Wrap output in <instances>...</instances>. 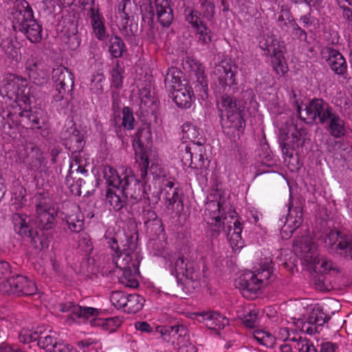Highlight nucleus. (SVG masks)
Listing matches in <instances>:
<instances>
[{
	"label": "nucleus",
	"mask_w": 352,
	"mask_h": 352,
	"mask_svg": "<svg viewBox=\"0 0 352 352\" xmlns=\"http://www.w3.org/2000/svg\"><path fill=\"white\" fill-rule=\"evenodd\" d=\"M10 272V264L6 261H0V280L8 275Z\"/></svg>",
	"instance_id": "62"
},
{
	"label": "nucleus",
	"mask_w": 352,
	"mask_h": 352,
	"mask_svg": "<svg viewBox=\"0 0 352 352\" xmlns=\"http://www.w3.org/2000/svg\"><path fill=\"white\" fill-rule=\"evenodd\" d=\"M277 21L282 25L291 26L295 24L294 18L288 8H282L280 12L277 13Z\"/></svg>",
	"instance_id": "47"
},
{
	"label": "nucleus",
	"mask_w": 352,
	"mask_h": 352,
	"mask_svg": "<svg viewBox=\"0 0 352 352\" xmlns=\"http://www.w3.org/2000/svg\"><path fill=\"white\" fill-rule=\"evenodd\" d=\"M7 282L10 288L6 286V283L1 282L0 283V290L5 293L12 292L17 294L32 295L37 290L34 282L26 276H13L9 278Z\"/></svg>",
	"instance_id": "13"
},
{
	"label": "nucleus",
	"mask_w": 352,
	"mask_h": 352,
	"mask_svg": "<svg viewBox=\"0 0 352 352\" xmlns=\"http://www.w3.org/2000/svg\"><path fill=\"white\" fill-rule=\"evenodd\" d=\"M105 85L106 78L101 70H98L91 75L89 87L92 94L98 96L102 94Z\"/></svg>",
	"instance_id": "31"
},
{
	"label": "nucleus",
	"mask_w": 352,
	"mask_h": 352,
	"mask_svg": "<svg viewBox=\"0 0 352 352\" xmlns=\"http://www.w3.org/2000/svg\"><path fill=\"white\" fill-rule=\"evenodd\" d=\"M128 294L124 292L116 291L112 292L110 296V300L111 304L118 309H122L124 311V307L126 306V299Z\"/></svg>",
	"instance_id": "43"
},
{
	"label": "nucleus",
	"mask_w": 352,
	"mask_h": 352,
	"mask_svg": "<svg viewBox=\"0 0 352 352\" xmlns=\"http://www.w3.org/2000/svg\"><path fill=\"white\" fill-rule=\"evenodd\" d=\"M54 311L65 314L68 324L85 322L90 320L92 327H101L104 331H115L121 324L122 321L118 318H100V311L90 307H81L68 302L65 304H59L54 308Z\"/></svg>",
	"instance_id": "1"
},
{
	"label": "nucleus",
	"mask_w": 352,
	"mask_h": 352,
	"mask_svg": "<svg viewBox=\"0 0 352 352\" xmlns=\"http://www.w3.org/2000/svg\"><path fill=\"white\" fill-rule=\"evenodd\" d=\"M202 131L196 125L191 123H185L182 125V139L191 143L186 146V154L190 160V164L192 163V158L198 156L199 160H202L204 154V147L201 142Z\"/></svg>",
	"instance_id": "10"
},
{
	"label": "nucleus",
	"mask_w": 352,
	"mask_h": 352,
	"mask_svg": "<svg viewBox=\"0 0 352 352\" xmlns=\"http://www.w3.org/2000/svg\"><path fill=\"white\" fill-rule=\"evenodd\" d=\"M82 183H84V181L78 179L72 184L71 180L67 177V184L70 187L71 192L74 195L80 196L81 195V186Z\"/></svg>",
	"instance_id": "51"
},
{
	"label": "nucleus",
	"mask_w": 352,
	"mask_h": 352,
	"mask_svg": "<svg viewBox=\"0 0 352 352\" xmlns=\"http://www.w3.org/2000/svg\"><path fill=\"white\" fill-rule=\"evenodd\" d=\"M90 158L89 155L82 151L73 153V157L70 162V171L84 173L85 168L89 165Z\"/></svg>",
	"instance_id": "29"
},
{
	"label": "nucleus",
	"mask_w": 352,
	"mask_h": 352,
	"mask_svg": "<svg viewBox=\"0 0 352 352\" xmlns=\"http://www.w3.org/2000/svg\"><path fill=\"white\" fill-rule=\"evenodd\" d=\"M10 19L15 30H23L34 20L33 10L25 0H16L10 12Z\"/></svg>",
	"instance_id": "11"
},
{
	"label": "nucleus",
	"mask_w": 352,
	"mask_h": 352,
	"mask_svg": "<svg viewBox=\"0 0 352 352\" xmlns=\"http://www.w3.org/2000/svg\"><path fill=\"white\" fill-rule=\"evenodd\" d=\"M38 331H36L34 333H31L26 330H23L19 334V340L23 343H29L32 341H36L38 338Z\"/></svg>",
	"instance_id": "53"
},
{
	"label": "nucleus",
	"mask_w": 352,
	"mask_h": 352,
	"mask_svg": "<svg viewBox=\"0 0 352 352\" xmlns=\"http://www.w3.org/2000/svg\"><path fill=\"white\" fill-rule=\"evenodd\" d=\"M39 333L37 338L38 346L47 352H54L58 343L56 333L52 331Z\"/></svg>",
	"instance_id": "30"
},
{
	"label": "nucleus",
	"mask_w": 352,
	"mask_h": 352,
	"mask_svg": "<svg viewBox=\"0 0 352 352\" xmlns=\"http://www.w3.org/2000/svg\"><path fill=\"white\" fill-rule=\"evenodd\" d=\"M16 191L19 192V195H17L16 192H13L12 199L14 200L15 204L20 206L23 203L25 199V190L23 187L19 186L16 188Z\"/></svg>",
	"instance_id": "54"
},
{
	"label": "nucleus",
	"mask_w": 352,
	"mask_h": 352,
	"mask_svg": "<svg viewBox=\"0 0 352 352\" xmlns=\"http://www.w3.org/2000/svg\"><path fill=\"white\" fill-rule=\"evenodd\" d=\"M175 349H177L178 352H197L196 347L189 342V339L181 344H178Z\"/></svg>",
	"instance_id": "55"
},
{
	"label": "nucleus",
	"mask_w": 352,
	"mask_h": 352,
	"mask_svg": "<svg viewBox=\"0 0 352 352\" xmlns=\"http://www.w3.org/2000/svg\"><path fill=\"white\" fill-rule=\"evenodd\" d=\"M182 73L177 68L170 67L168 69L165 77V83L170 91L188 84V82L182 80Z\"/></svg>",
	"instance_id": "28"
},
{
	"label": "nucleus",
	"mask_w": 352,
	"mask_h": 352,
	"mask_svg": "<svg viewBox=\"0 0 352 352\" xmlns=\"http://www.w3.org/2000/svg\"><path fill=\"white\" fill-rule=\"evenodd\" d=\"M217 105L223 126L237 129L243 127L244 115L234 98L223 95L217 100Z\"/></svg>",
	"instance_id": "7"
},
{
	"label": "nucleus",
	"mask_w": 352,
	"mask_h": 352,
	"mask_svg": "<svg viewBox=\"0 0 352 352\" xmlns=\"http://www.w3.org/2000/svg\"><path fill=\"white\" fill-rule=\"evenodd\" d=\"M305 111L307 118H303L304 119L315 120L318 118L322 123L324 122L332 114L329 104L320 99L311 100L306 107Z\"/></svg>",
	"instance_id": "16"
},
{
	"label": "nucleus",
	"mask_w": 352,
	"mask_h": 352,
	"mask_svg": "<svg viewBox=\"0 0 352 352\" xmlns=\"http://www.w3.org/2000/svg\"><path fill=\"white\" fill-rule=\"evenodd\" d=\"M320 352H335L334 346L329 342L324 343L321 346Z\"/></svg>",
	"instance_id": "64"
},
{
	"label": "nucleus",
	"mask_w": 352,
	"mask_h": 352,
	"mask_svg": "<svg viewBox=\"0 0 352 352\" xmlns=\"http://www.w3.org/2000/svg\"><path fill=\"white\" fill-rule=\"evenodd\" d=\"M296 312L291 317L292 324L295 326L294 331H302L309 334L316 331V327H320L326 321V315L318 305L305 306L301 302L290 305Z\"/></svg>",
	"instance_id": "4"
},
{
	"label": "nucleus",
	"mask_w": 352,
	"mask_h": 352,
	"mask_svg": "<svg viewBox=\"0 0 352 352\" xmlns=\"http://www.w3.org/2000/svg\"><path fill=\"white\" fill-rule=\"evenodd\" d=\"M302 212L300 209L294 208L289 210L285 223L280 232L282 239H287L292 236L302 223Z\"/></svg>",
	"instance_id": "23"
},
{
	"label": "nucleus",
	"mask_w": 352,
	"mask_h": 352,
	"mask_svg": "<svg viewBox=\"0 0 352 352\" xmlns=\"http://www.w3.org/2000/svg\"><path fill=\"white\" fill-rule=\"evenodd\" d=\"M27 86L26 79L14 74H9L5 83L0 89V93L3 97L12 98L18 95L23 94Z\"/></svg>",
	"instance_id": "17"
},
{
	"label": "nucleus",
	"mask_w": 352,
	"mask_h": 352,
	"mask_svg": "<svg viewBox=\"0 0 352 352\" xmlns=\"http://www.w3.org/2000/svg\"><path fill=\"white\" fill-rule=\"evenodd\" d=\"M195 30L197 32L199 41L204 43H208L211 41L210 30L204 23L195 28Z\"/></svg>",
	"instance_id": "49"
},
{
	"label": "nucleus",
	"mask_w": 352,
	"mask_h": 352,
	"mask_svg": "<svg viewBox=\"0 0 352 352\" xmlns=\"http://www.w3.org/2000/svg\"><path fill=\"white\" fill-rule=\"evenodd\" d=\"M54 352H78V350L69 344L58 342Z\"/></svg>",
	"instance_id": "57"
},
{
	"label": "nucleus",
	"mask_w": 352,
	"mask_h": 352,
	"mask_svg": "<svg viewBox=\"0 0 352 352\" xmlns=\"http://www.w3.org/2000/svg\"><path fill=\"white\" fill-rule=\"evenodd\" d=\"M65 144L72 153L81 151L85 145L83 134L78 130H74L67 140Z\"/></svg>",
	"instance_id": "35"
},
{
	"label": "nucleus",
	"mask_w": 352,
	"mask_h": 352,
	"mask_svg": "<svg viewBox=\"0 0 352 352\" xmlns=\"http://www.w3.org/2000/svg\"><path fill=\"white\" fill-rule=\"evenodd\" d=\"M0 352H25V351L10 345L8 343H2L0 344Z\"/></svg>",
	"instance_id": "60"
},
{
	"label": "nucleus",
	"mask_w": 352,
	"mask_h": 352,
	"mask_svg": "<svg viewBox=\"0 0 352 352\" xmlns=\"http://www.w3.org/2000/svg\"><path fill=\"white\" fill-rule=\"evenodd\" d=\"M190 318L198 322L204 323L208 329L214 330L223 329L229 322L225 316L211 311L193 312L190 314Z\"/></svg>",
	"instance_id": "15"
},
{
	"label": "nucleus",
	"mask_w": 352,
	"mask_h": 352,
	"mask_svg": "<svg viewBox=\"0 0 352 352\" xmlns=\"http://www.w3.org/2000/svg\"><path fill=\"white\" fill-rule=\"evenodd\" d=\"M186 20L191 25L192 28H195L203 23L200 14L198 11L188 10L186 11Z\"/></svg>",
	"instance_id": "48"
},
{
	"label": "nucleus",
	"mask_w": 352,
	"mask_h": 352,
	"mask_svg": "<svg viewBox=\"0 0 352 352\" xmlns=\"http://www.w3.org/2000/svg\"><path fill=\"white\" fill-rule=\"evenodd\" d=\"M262 217V214L258 211L257 209L255 208H251L249 210V215L248 218H252L253 221H252V223H254L255 224H257L259 221V220Z\"/></svg>",
	"instance_id": "61"
},
{
	"label": "nucleus",
	"mask_w": 352,
	"mask_h": 352,
	"mask_svg": "<svg viewBox=\"0 0 352 352\" xmlns=\"http://www.w3.org/2000/svg\"><path fill=\"white\" fill-rule=\"evenodd\" d=\"M253 336L258 342L266 347H273L276 344L275 334L272 335L267 331L258 329L254 331Z\"/></svg>",
	"instance_id": "38"
},
{
	"label": "nucleus",
	"mask_w": 352,
	"mask_h": 352,
	"mask_svg": "<svg viewBox=\"0 0 352 352\" xmlns=\"http://www.w3.org/2000/svg\"><path fill=\"white\" fill-rule=\"evenodd\" d=\"M170 94L175 104L181 109H189L195 102L194 93L188 83L170 91Z\"/></svg>",
	"instance_id": "21"
},
{
	"label": "nucleus",
	"mask_w": 352,
	"mask_h": 352,
	"mask_svg": "<svg viewBox=\"0 0 352 352\" xmlns=\"http://www.w3.org/2000/svg\"><path fill=\"white\" fill-rule=\"evenodd\" d=\"M343 15L348 21V26L352 31V10L348 8H344L343 10Z\"/></svg>",
	"instance_id": "63"
},
{
	"label": "nucleus",
	"mask_w": 352,
	"mask_h": 352,
	"mask_svg": "<svg viewBox=\"0 0 352 352\" xmlns=\"http://www.w3.org/2000/svg\"><path fill=\"white\" fill-rule=\"evenodd\" d=\"M330 120L328 126V130L330 134L334 138H338L342 137L345 134V126L344 121L339 117L331 114L329 117Z\"/></svg>",
	"instance_id": "34"
},
{
	"label": "nucleus",
	"mask_w": 352,
	"mask_h": 352,
	"mask_svg": "<svg viewBox=\"0 0 352 352\" xmlns=\"http://www.w3.org/2000/svg\"><path fill=\"white\" fill-rule=\"evenodd\" d=\"M307 135L306 131L301 126H291L281 144L283 155L285 157L292 158L293 151L302 146Z\"/></svg>",
	"instance_id": "12"
},
{
	"label": "nucleus",
	"mask_w": 352,
	"mask_h": 352,
	"mask_svg": "<svg viewBox=\"0 0 352 352\" xmlns=\"http://www.w3.org/2000/svg\"><path fill=\"white\" fill-rule=\"evenodd\" d=\"M184 67L186 69H189L196 76L197 81L199 82L201 86L200 97L203 100L206 99L208 96V83L205 78L204 68L203 65L197 60L188 58L184 63Z\"/></svg>",
	"instance_id": "22"
},
{
	"label": "nucleus",
	"mask_w": 352,
	"mask_h": 352,
	"mask_svg": "<svg viewBox=\"0 0 352 352\" xmlns=\"http://www.w3.org/2000/svg\"><path fill=\"white\" fill-rule=\"evenodd\" d=\"M292 316H294V315L289 316L288 319H286L285 321L283 320L278 329L274 331L276 340L281 341H296L298 340L296 334L299 331L292 330V329L295 328V326L292 324Z\"/></svg>",
	"instance_id": "24"
},
{
	"label": "nucleus",
	"mask_w": 352,
	"mask_h": 352,
	"mask_svg": "<svg viewBox=\"0 0 352 352\" xmlns=\"http://www.w3.org/2000/svg\"><path fill=\"white\" fill-rule=\"evenodd\" d=\"M296 347L299 352H317L312 342L306 339L298 340Z\"/></svg>",
	"instance_id": "50"
},
{
	"label": "nucleus",
	"mask_w": 352,
	"mask_h": 352,
	"mask_svg": "<svg viewBox=\"0 0 352 352\" xmlns=\"http://www.w3.org/2000/svg\"><path fill=\"white\" fill-rule=\"evenodd\" d=\"M65 220L69 228L73 232H80L83 228V215L77 208L65 217Z\"/></svg>",
	"instance_id": "33"
},
{
	"label": "nucleus",
	"mask_w": 352,
	"mask_h": 352,
	"mask_svg": "<svg viewBox=\"0 0 352 352\" xmlns=\"http://www.w3.org/2000/svg\"><path fill=\"white\" fill-rule=\"evenodd\" d=\"M243 223L239 219L230 222L227 227L226 236L234 252H239L244 247V241L242 239Z\"/></svg>",
	"instance_id": "20"
},
{
	"label": "nucleus",
	"mask_w": 352,
	"mask_h": 352,
	"mask_svg": "<svg viewBox=\"0 0 352 352\" xmlns=\"http://www.w3.org/2000/svg\"><path fill=\"white\" fill-rule=\"evenodd\" d=\"M155 331L160 333L164 341L170 343L174 348L189 339L188 329L182 324L157 326Z\"/></svg>",
	"instance_id": "14"
},
{
	"label": "nucleus",
	"mask_w": 352,
	"mask_h": 352,
	"mask_svg": "<svg viewBox=\"0 0 352 352\" xmlns=\"http://www.w3.org/2000/svg\"><path fill=\"white\" fill-rule=\"evenodd\" d=\"M294 28V34L301 41H307V33L295 23L292 25Z\"/></svg>",
	"instance_id": "59"
},
{
	"label": "nucleus",
	"mask_w": 352,
	"mask_h": 352,
	"mask_svg": "<svg viewBox=\"0 0 352 352\" xmlns=\"http://www.w3.org/2000/svg\"><path fill=\"white\" fill-rule=\"evenodd\" d=\"M152 140V133L151 127L145 125L140 129L137 133L136 138L133 143H138L140 146H144L145 144H149Z\"/></svg>",
	"instance_id": "42"
},
{
	"label": "nucleus",
	"mask_w": 352,
	"mask_h": 352,
	"mask_svg": "<svg viewBox=\"0 0 352 352\" xmlns=\"http://www.w3.org/2000/svg\"><path fill=\"white\" fill-rule=\"evenodd\" d=\"M237 317L248 327H253L257 320L258 311L255 309L247 307L244 310V315L239 311H237Z\"/></svg>",
	"instance_id": "41"
},
{
	"label": "nucleus",
	"mask_w": 352,
	"mask_h": 352,
	"mask_svg": "<svg viewBox=\"0 0 352 352\" xmlns=\"http://www.w3.org/2000/svg\"><path fill=\"white\" fill-rule=\"evenodd\" d=\"M339 250L344 251L346 256H349L352 259V241H349V239H344L339 242Z\"/></svg>",
	"instance_id": "52"
},
{
	"label": "nucleus",
	"mask_w": 352,
	"mask_h": 352,
	"mask_svg": "<svg viewBox=\"0 0 352 352\" xmlns=\"http://www.w3.org/2000/svg\"><path fill=\"white\" fill-rule=\"evenodd\" d=\"M104 236L107 243L114 252L116 266L122 271V274L119 276L120 283L127 287H138L140 278V262L138 260L137 254L126 250L122 252L116 239L111 236L109 231L105 233Z\"/></svg>",
	"instance_id": "3"
},
{
	"label": "nucleus",
	"mask_w": 352,
	"mask_h": 352,
	"mask_svg": "<svg viewBox=\"0 0 352 352\" xmlns=\"http://www.w3.org/2000/svg\"><path fill=\"white\" fill-rule=\"evenodd\" d=\"M104 177L108 184L107 190V201L118 210L123 206L120 196L124 190L139 187L140 182L134 175L131 168L122 167L120 173L109 166H106L103 170Z\"/></svg>",
	"instance_id": "2"
},
{
	"label": "nucleus",
	"mask_w": 352,
	"mask_h": 352,
	"mask_svg": "<svg viewBox=\"0 0 352 352\" xmlns=\"http://www.w3.org/2000/svg\"><path fill=\"white\" fill-rule=\"evenodd\" d=\"M344 239L346 238L340 236V233L338 231L331 230L327 236L324 242L327 246L337 250H339V246L338 245L339 242Z\"/></svg>",
	"instance_id": "45"
},
{
	"label": "nucleus",
	"mask_w": 352,
	"mask_h": 352,
	"mask_svg": "<svg viewBox=\"0 0 352 352\" xmlns=\"http://www.w3.org/2000/svg\"><path fill=\"white\" fill-rule=\"evenodd\" d=\"M20 32L25 33L27 38L33 43H37L41 38V27L35 19Z\"/></svg>",
	"instance_id": "37"
},
{
	"label": "nucleus",
	"mask_w": 352,
	"mask_h": 352,
	"mask_svg": "<svg viewBox=\"0 0 352 352\" xmlns=\"http://www.w3.org/2000/svg\"><path fill=\"white\" fill-rule=\"evenodd\" d=\"M36 68V64L35 63H33L32 66L28 65L26 67V69L28 71L29 77L34 80V83L41 85L44 82V80H41L37 78L38 74L34 71V69Z\"/></svg>",
	"instance_id": "56"
},
{
	"label": "nucleus",
	"mask_w": 352,
	"mask_h": 352,
	"mask_svg": "<svg viewBox=\"0 0 352 352\" xmlns=\"http://www.w3.org/2000/svg\"><path fill=\"white\" fill-rule=\"evenodd\" d=\"M138 144L139 142L138 143H133L135 159L136 163L140 166L142 176L144 177L147 174V169L149 165L148 151L146 150L144 146H140Z\"/></svg>",
	"instance_id": "27"
},
{
	"label": "nucleus",
	"mask_w": 352,
	"mask_h": 352,
	"mask_svg": "<svg viewBox=\"0 0 352 352\" xmlns=\"http://www.w3.org/2000/svg\"><path fill=\"white\" fill-rule=\"evenodd\" d=\"M155 4L160 23L163 26H168L172 23L173 16L168 0H155Z\"/></svg>",
	"instance_id": "25"
},
{
	"label": "nucleus",
	"mask_w": 352,
	"mask_h": 352,
	"mask_svg": "<svg viewBox=\"0 0 352 352\" xmlns=\"http://www.w3.org/2000/svg\"><path fill=\"white\" fill-rule=\"evenodd\" d=\"M261 48L271 57L274 70L279 75L285 74L288 67L284 58L285 46L283 43L273 35H267L260 41Z\"/></svg>",
	"instance_id": "8"
},
{
	"label": "nucleus",
	"mask_w": 352,
	"mask_h": 352,
	"mask_svg": "<svg viewBox=\"0 0 352 352\" xmlns=\"http://www.w3.org/2000/svg\"><path fill=\"white\" fill-rule=\"evenodd\" d=\"M328 64L331 69L337 74H344L347 69V65L342 55L337 50L329 51Z\"/></svg>",
	"instance_id": "26"
},
{
	"label": "nucleus",
	"mask_w": 352,
	"mask_h": 352,
	"mask_svg": "<svg viewBox=\"0 0 352 352\" xmlns=\"http://www.w3.org/2000/svg\"><path fill=\"white\" fill-rule=\"evenodd\" d=\"M38 221L44 229L52 228L55 220L56 209L52 206L50 198H44L36 205Z\"/></svg>",
	"instance_id": "18"
},
{
	"label": "nucleus",
	"mask_w": 352,
	"mask_h": 352,
	"mask_svg": "<svg viewBox=\"0 0 352 352\" xmlns=\"http://www.w3.org/2000/svg\"><path fill=\"white\" fill-rule=\"evenodd\" d=\"M14 228L15 232L21 236H32V234L29 228L28 221L21 215L16 214L14 216Z\"/></svg>",
	"instance_id": "39"
},
{
	"label": "nucleus",
	"mask_w": 352,
	"mask_h": 352,
	"mask_svg": "<svg viewBox=\"0 0 352 352\" xmlns=\"http://www.w3.org/2000/svg\"><path fill=\"white\" fill-rule=\"evenodd\" d=\"M109 51L113 57L118 58L126 51V46L120 37L112 36L109 39Z\"/></svg>",
	"instance_id": "40"
},
{
	"label": "nucleus",
	"mask_w": 352,
	"mask_h": 352,
	"mask_svg": "<svg viewBox=\"0 0 352 352\" xmlns=\"http://www.w3.org/2000/svg\"><path fill=\"white\" fill-rule=\"evenodd\" d=\"M174 268L186 292L192 293L199 287V269L193 263L186 261L183 257H178L175 261Z\"/></svg>",
	"instance_id": "9"
},
{
	"label": "nucleus",
	"mask_w": 352,
	"mask_h": 352,
	"mask_svg": "<svg viewBox=\"0 0 352 352\" xmlns=\"http://www.w3.org/2000/svg\"><path fill=\"white\" fill-rule=\"evenodd\" d=\"M123 69L118 64L113 68L111 74V87L116 89L122 87L123 84Z\"/></svg>",
	"instance_id": "44"
},
{
	"label": "nucleus",
	"mask_w": 352,
	"mask_h": 352,
	"mask_svg": "<svg viewBox=\"0 0 352 352\" xmlns=\"http://www.w3.org/2000/svg\"><path fill=\"white\" fill-rule=\"evenodd\" d=\"M91 24L94 36L100 41L105 40L107 32L104 20L98 12L92 13Z\"/></svg>",
	"instance_id": "32"
},
{
	"label": "nucleus",
	"mask_w": 352,
	"mask_h": 352,
	"mask_svg": "<svg viewBox=\"0 0 352 352\" xmlns=\"http://www.w3.org/2000/svg\"><path fill=\"white\" fill-rule=\"evenodd\" d=\"M145 300L138 294H128L124 311L127 313H136L144 307Z\"/></svg>",
	"instance_id": "36"
},
{
	"label": "nucleus",
	"mask_w": 352,
	"mask_h": 352,
	"mask_svg": "<svg viewBox=\"0 0 352 352\" xmlns=\"http://www.w3.org/2000/svg\"><path fill=\"white\" fill-rule=\"evenodd\" d=\"M236 67L231 61L223 60L214 69L220 85L223 87H230L236 82Z\"/></svg>",
	"instance_id": "19"
},
{
	"label": "nucleus",
	"mask_w": 352,
	"mask_h": 352,
	"mask_svg": "<svg viewBox=\"0 0 352 352\" xmlns=\"http://www.w3.org/2000/svg\"><path fill=\"white\" fill-rule=\"evenodd\" d=\"M272 274V261L267 259L262 270L255 272H246L241 274L234 282L243 296L254 298L263 285L264 280H267Z\"/></svg>",
	"instance_id": "6"
},
{
	"label": "nucleus",
	"mask_w": 352,
	"mask_h": 352,
	"mask_svg": "<svg viewBox=\"0 0 352 352\" xmlns=\"http://www.w3.org/2000/svg\"><path fill=\"white\" fill-rule=\"evenodd\" d=\"M122 126L127 130H132L134 127V117L133 112L129 107H124L122 111Z\"/></svg>",
	"instance_id": "46"
},
{
	"label": "nucleus",
	"mask_w": 352,
	"mask_h": 352,
	"mask_svg": "<svg viewBox=\"0 0 352 352\" xmlns=\"http://www.w3.org/2000/svg\"><path fill=\"white\" fill-rule=\"evenodd\" d=\"M135 328L137 331H139L142 333H150L152 332L151 326L145 321H138L135 323Z\"/></svg>",
	"instance_id": "58"
},
{
	"label": "nucleus",
	"mask_w": 352,
	"mask_h": 352,
	"mask_svg": "<svg viewBox=\"0 0 352 352\" xmlns=\"http://www.w3.org/2000/svg\"><path fill=\"white\" fill-rule=\"evenodd\" d=\"M295 254L300 257V262L308 269L318 273H327L332 269V263L320 258L314 243L309 236L296 240L294 244Z\"/></svg>",
	"instance_id": "5"
}]
</instances>
